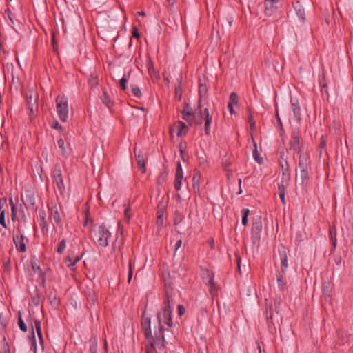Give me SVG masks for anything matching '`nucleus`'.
I'll use <instances>...</instances> for the list:
<instances>
[{"instance_id": "ddd939ff", "label": "nucleus", "mask_w": 353, "mask_h": 353, "mask_svg": "<svg viewBox=\"0 0 353 353\" xmlns=\"http://www.w3.org/2000/svg\"><path fill=\"white\" fill-rule=\"evenodd\" d=\"M293 7L299 19L303 22L305 18V12L301 3L299 1L294 2Z\"/></svg>"}, {"instance_id": "473e14b6", "label": "nucleus", "mask_w": 353, "mask_h": 353, "mask_svg": "<svg viewBox=\"0 0 353 353\" xmlns=\"http://www.w3.org/2000/svg\"><path fill=\"white\" fill-rule=\"evenodd\" d=\"M203 115H204V120L205 123H212V117L210 115L209 110L208 108H205L203 110Z\"/></svg>"}, {"instance_id": "9d476101", "label": "nucleus", "mask_w": 353, "mask_h": 353, "mask_svg": "<svg viewBox=\"0 0 353 353\" xmlns=\"http://www.w3.org/2000/svg\"><path fill=\"white\" fill-rule=\"evenodd\" d=\"M134 154L139 169L141 170L142 172H145V158L143 152L140 150H137V148H135Z\"/></svg>"}, {"instance_id": "338daca9", "label": "nucleus", "mask_w": 353, "mask_h": 353, "mask_svg": "<svg viewBox=\"0 0 353 353\" xmlns=\"http://www.w3.org/2000/svg\"><path fill=\"white\" fill-rule=\"evenodd\" d=\"M30 203L31 205H35L34 199L32 197H30Z\"/></svg>"}, {"instance_id": "393cba45", "label": "nucleus", "mask_w": 353, "mask_h": 353, "mask_svg": "<svg viewBox=\"0 0 353 353\" xmlns=\"http://www.w3.org/2000/svg\"><path fill=\"white\" fill-rule=\"evenodd\" d=\"M164 327L163 325H159V328H158V330H155L154 331V336H153L154 338H158V339H164Z\"/></svg>"}, {"instance_id": "ea45409f", "label": "nucleus", "mask_w": 353, "mask_h": 353, "mask_svg": "<svg viewBox=\"0 0 353 353\" xmlns=\"http://www.w3.org/2000/svg\"><path fill=\"white\" fill-rule=\"evenodd\" d=\"M186 128H187V126L185 123H183L182 121H179L177 124V128H178L177 136H181L182 134V130Z\"/></svg>"}, {"instance_id": "6ab92c4d", "label": "nucleus", "mask_w": 353, "mask_h": 353, "mask_svg": "<svg viewBox=\"0 0 353 353\" xmlns=\"http://www.w3.org/2000/svg\"><path fill=\"white\" fill-rule=\"evenodd\" d=\"M201 174L199 172H196L192 177V187L195 192L199 191V180Z\"/></svg>"}, {"instance_id": "58836bf2", "label": "nucleus", "mask_w": 353, "mask_h": 353, "mask_svg": "<svg viewBox=\"0 0 353 353\" xmlns=\"http://www.w3.org/2000/svg\"><path fill=\"white\" fill-rule=\"evenodd\" d=\"M330 287H329V284L328 283H324L323 284V293L325 296H330Z\"/></svg>"}, {"instance_id": "a18cd8bd", "label": "nucleus", "mask_w": 353, "mask_h": 353, "mask_svg": "<svg viewBox=\"0 0 353 353\" xmlns=\"http://www.w3.org/2000/svg\"><path fill=\"white\" fill-rule=\"evenodd\" d=\"M0 224L4 228H6V224L5 221V211L2 210L0 213Z\"/></svg>"}, {"instance_id": "c756f323", "label": "nucleus", "mask_w": 353, "mask_h": 353, "mask_svg": "<svg viewBox=\"0 0 353 353\" xmlns=\"http://www.w3.org/2000/svg\"><path fill=\"white\" fill-rule=\"evenodd\" d=\"M183 178V176L175 175L174 188L177 191H179L181 188Z\"/></svg>"}, {"instance_id": "a878e982", "label": "nucleus", "mask_w": 353, "mask_h": 353, "mask_svg": "<svg viewBox=\"0 0 353 353\" xmlns=\"http://www.w3.org/2000/svg\"><path fill=\"white\" fill-rule=\"evenodd\" d=\"M208 92L207 86L205 84H200L199 88V94L200 101L206 97Z\"/></svg>"}, {"instance_id": "c03bdc74", "label": "nucleus", "mask_w": 353, "mask_h": 353, "mask_svg": "<svg viewBox=\"0 0 353 353\" xmlns=\"http://www.w3.org/2000/svg\"><path fill=\"white\" fill-rule=\"evenodd\" d=\"M65 249V241L62 240L59 244V246L57 248V252L61 254L64 251Z\"/></svg>"}, {"instance_id": "a211bd4d", "label": "nucleus", "mask_w": 353, "mask_h": 353, "mask_svg": "<svg viewBox=\"0 0 353 353\" xmlns=\"http://www.w3.org/2000/svg\"><path fill=\"white\" fill-rule=\"evenodd\" d=\"M283 179L281 183L278 184L279 192H285V188L288 185V181L290 180L289 174L285 175V172H283Z\"/></svg>"}, {"instance_id": "c9c22d12", "label": "nucleus", "mask_w": 353, "mask_h": 353, "mask_svg": "<svg viewBox=\"0 0 353 353\" xmlns=\"http://www.w3.org/2000/svg\"><path fill=\"white\" fill-rule=\"evenodd\" d=\"M132 216L131 210L129 206H125L124 209V217L125 219L128 222Z\"/></svg>"}, {"instance_id": "9b49d317", "label": "nucleus", "mask_w": 353, "mask_h": 353, "mask_svg": "<svg viewBox=\"0 0 353 353\" xmlns=\"http://www.w3.org/2000/svg\"><path fill=\"white\" fill-rule=\"evenodd\" d=\"M291 108L293 112L294 119L297 121H300L301 118V108L297 99H291Z\"/></svg>"}, {"instance_id": "0e129e2a", "label": "nucleus", "mask_w": 353, "mask_h": 353, "mask_svg": "<svg viewBox=\"0 0 353 353\" xmlns=\"http://www.w3.org/2000/svg\"><path fill=\"white\" fill-rule=\"evenodd\" d=\"M320 84L321 85V87H322V92H327V90H326L327 85L325 83H323L321 80L320 81Z\"/></svg>"}, {"instance_id": "1a4fd4ad", "label": "nucleus", "mask_w": 353, "mask_h": 353, "mask_svg": "<svg viewBox=\"0 0 353 353\" xmlns=\"http://www.w3.org/2000/svg\"><path fill=\"white\" fill-rule=\"evenodd\" d=\"M150 342V347H147V349H151L153 352H156V349H161L165 347L164 339L154 338L152 335V338L147 339Z\"/></svg>"}, {"instance_id": "72a5a7b5", "label": "nucleus", "mask_w": 353, "mask_h": 353, "mask_svg": "<svg viewBox=\"0 0 353 353\" xmlns=\"http://www.w3.org/2000/svg\"><path fill=\"white\" fill-rule=\"evenodd\" d=\"M128 77H129V74H128V76L124 75L119 81V86H120L121 89H122L123 90H125L127 88L126 84L128 81Z\"/></svg>"}, {"instance_id": "cd10ccee", "label": "nucleus", "mask_w": 353, "mask_h": 353, "mask_svg": "<svg viewBox=\"0 0 353 353\" xmlns=\"http://www.w3.org/2000/svg\"><path fill=\"white\" fill-rule=\"evenodd\" d=\"M250 214V210L248 208H243L241 210V214H242V224L243 225H247L248 219V217Z\"/></svg>"}, {"instance_id": "f03ea898", "label": "nucleus", "mask_w": 353, "mask_h": 353, "mask_svg": "<svg viewBox=\"0 0 353 353\" xmlns=\"http://www.w3.org/2000/svg\"><path fill=\"white\" fill-rule=\"evenodd\" d=\"M95 236L97 238L98 243L103 247L108 245V239L111 236L109 230L105 228L103 224L97 227L95 230Z\"/></svg>"}, {"instance_id": "bb28decb", "label": "nucleus", "mask_w": 353, "mask_h": 353, "mask_svg": "<svg viewBox=\"0 0 353 353\" xmlns=\"http://www.w3.org/2000/svg\"><path fill=\"white\" fill-rule=\"evenodd\" d=\"M130 88H131V92H132V94H133V96H134L135 97H137V98H141V97L142 96V93L141 92V90L139 89V88L137 85L132 84V85H130Z\"/></svg>"}, {"instance_id": "052dcab7", "label": "nucleus", "mask_w": 353, "mask_h": 353, "mask_svg": "<svg viewBox=\"0 0 353 353\" xmlns=\"http://www.w3.org/2000/svg\"><path fill=\"white\" fill-rule=\"evenodd\" d=\"M233 105H231V104H228V108L229 110V112L231 114H234V108H233Z\"/></svg>"}, {"instance_id": "4be33fe9", "label": "nucleus", "mask_w": 353, "mask_h": 353, "mask_svg": "<svg viewBox=\"0 0 353 353\" xmlns=\"http://www.w3.org/2000/svg\"><path fill=\"white\" fill-rule=\"evenodd\" d=\"M101 99L103 103L105 104L108 108H110L112 103L110 97L108 95L106 90H103V93L101 96Z\"/></svg>"}, {"instance_id": "79ce46f5", "label": "nucleus", "mask_w": 353, "mask_h": 353, "mask_svg": "<svg viewBox=\"0 0 353 353\" xmlns=\"http://www.w3.org/2000/svg\"><path fill=\"white\" fill-rule=\"evenodd\" d=\"M252 155H253V158L257 163H259V164H261L262 163L263 159L261 157H260V155L256 149H255L253 151Z\"/></svg>"}, {"instance_id": "4c0bfd02", "label": "nucleus", "mask_w": 353, "mask_h": 353, "mask_svg": "<svg viewBox=\"0 0 353 353\" xmlns=\"http://www.w3.org/2000/svg\"><path fill=\"white\" fill-rule=\"evenodd\" d=\"M88 83L92 88L97 86L98 85V79L97 76L91 75L90 78L89 79Z\"/></svg>"}, {"instance_id": "412c9836", "label": "nucleus", "mask_w": 353, "mask_h": 353, "mask_svg": "<svg viewBox=\"0 0 353 353\" xmlns=\"http://www.w3.org/2000/svg\"><path fill=\"white\" fill-rule=\"evenodd\" d=\"M34 327L36 328L37 335L40 340V343L42 346V349H43V339L42 336V331H41V323L39 321L36 320L34 321Z\"/></svg>"}, {"instance_id": "f3484780", "label": "nucleus", "mask_w": 353, "mask_h": 353, "mask_svg": "<svg viewBox=\"0 0 353 353\" xmlns=\"http://www.w3.org/2000/svg\"><path fill=\"white\" fill-rule=\"evenodd\" d=\"M81 257L79 256L69 255L65 259L66 265L68 268H72L76 265L77 262L81 260Z\"/></svg>"}, {"instance_id": "13d9d810", "label": "nucleus", "mask_w": 353, "mask_h": 353, "mask_svg": "<svg viewBox=\"0 0 353 353\" xmlns=\"http://www.w3.org/2000/svg\"><path fill=\"white\" fill-rule=\"evenodd\" d=\"M51 127H52V128H54V129H59V128H61V125H59V123L57 121L54 122V123L52 124Z\"/></svg>"}, {"instance_id": "0eeeda50", "label": "nucleus", "mask_w": 353, "mask_h": 353, "mask_svg": "<svg viewBox=\"0 0 353 353\" xmlns=\"http://www.w3.org/2000/svg\"><path fill=\"white\" fill-rule=\"evenodd\" d=\"M150 324V318L148 316H145V312H143L141 320V327L146 339L152 338V330Z\"/></svg>"}, {"instance_id": "de8ad7c7", "label": "nucleus", "mask_w": 353, "mask_h": 353, "mask_svg": "<svg viewBox=\"0 0 353 353\" xmlns=\"http://www.w3.org/2000/svg\"><path fill=\"white\" fill-rule=\"evenodd\" d=\"M175 175L183 176V169L180 162L177 163L176 170Z\"/></svg>"}, {"instance_id": "39448f33", "label": "nucleus", "mask_w": 353, "mask_h": 353, "mask_svg": "<svg viewBox=\"0 0 353 353\" xmlns=\"http://www.w3.org/2000/svg\"><path fill=\"white\" fill-rule=\"evenodd\" d=\"M279 0H265L264 13L268 17H272L278 9Z\"/></svg>"}, {"instance_id": "e2e57ef3", "label": "nucleus", "mask_w": 353, "mask_h": 353, "mask_svg": "<svg viewBox=\"0 0 353 353\" xmlns=\"http://www.w3.org/2000/svg\"><path fill=\"white\" fill-rule=\"evenodd\" d=\"M90 353H97V345H92L90 347Z\"/></svg>"}, {"instance_id": "2f4dec72", "label": "nucleus", "mask_w": 353, "mask_h": 353, "mask_svg": "<svg viewBox=\"0 0 353 353\" xmlns=\"http://www.w3.org/2000/svg\"><path fill=\"white\" fill-rule=\"evenodd\" d=\"M18 325L23 332L27 331V326L26 325L23 320L22 319L21 314L20 312H19L18 313Z\"/></svg>"}, {"instance_id": "4468645a", "label": "nucleus", "mask_w": 353, "mask_h": 353, "mask_svg": "<svg viewBox=\"0 0 353 353\" xmlns=\"http://www.w3.org/2000/svg\"><path fill=\"white\" fill-rule=\"evenodd\" d=\"M163 279L164 282V286L165 289V294L167 295V290L169 292V295L170 296V298H172V282L170 280V274L163 272Z\"/></svg>"}, {"instance_id": "aec40b11", "label": "nucleus", "mask_w": 353, "mask_h": 353, "mask_svg": "<svg viewBox=\"0 0 353 353\" xmlns=\"http://www.w3.org/2000/svg\"><path fill=\"white\" fill-rule=\"evenodd\" d=\"M277 284H278L279 289L281 292H283L285 290V288L286 285V281H285V279L283 276V275L281 274V273H279L277 275Z\"/></svg>"}, {"instance_id": "09e8293b", "label": "nucleus", "mask_w": 353, "mask_h": 353, "mask_svg": "<svg viewBox=\"0 0 353 353\" xmlns=\"http://www.w3.org/2000/svg\"><path fill=\"white\" fill-rule=\"evenodd\" d=\"M178 314L182 316L185 313V308L182 305H179L177 307Z\"/></svg>"}, {"instance_id": "20e7f679", "label": "nucleus", "mask_w": 353, "mask_h": 353, "mask_svg": "<svg viewBox=\"0 0 353 353\" xmlns=\"http://www.w3.org/2000/svg\"><path fill=\"white\" fill-rule=\"evenodd\" d=\"M262 228L263 224L260 218L253 221L251 230V239L253 244H259Z\"/></svg>"}, {"instance_id": "2eb2a0df", "label": "nucleus", "mask_w": 353, "mask_h": 353, "mask_svg": "<svg viewBox=\"0 0 353 353\" xmlns=\"http://www.w3.org/2000/svg\"><path fill=\"white\" fill-rule=\"evenodd\" d=\"M50 216L57 225L61 224V216L59 212V208L57 205H52L50 207Z\"/></svg>"}, {"instance_id": "a19ab883", "label": "nucleus", "mask_w": 353, "mask_h": 353, "mask_svg": "<svg viewBox=\"0 0 353 353\" xmlns=\"http://www.w3.org/2000/svg\"><path fill=\"white\" fill-rule=\"evenodd\" d=\"M198 161L201 166H203L204 168L208 167V163L205 157H199Z\"/></svg>"}, {"instance_id": "4d7b16f0", "label": "nucleus", "mask_w": 353, "mask_h": 353, "mask_svg": "<svg viewBox=\"0 0 353 353\" xmlns=\"http://www.w3.org/2000/svg\"><path fill=\"white\" fill-rule=\"evenodd\" d=\"M182 241L181 239L178 240L175 243V252L181 246Z\"/></svg>"}, {"instance_id": "c85d7f7f", "label": "nucleus", "mask_w": 353, "mask_h": 353, "mask_svg": "<svg viewBox=\"0 0 353 353\" xmlns=\"http://www.w3.org/2000/svg\"><path fill=\"white\" fill-rule=\"evenodd\" d=\"M248 123L250 124V129L252 130H255L256 129V124H255V122L254 121V117H253V115L251 113L250 110H248Z\"/></svg>"}, {"instance_id": "e433bc0d", "label": "nucleus", "mask_w": 353, "mask_h": 353, "mask_svg": "<svg viewBox=\"0 0 353 353\" xmlns=\"http://www.w3.org/2000/svg\"><path fill=\"white\" fill-rule=\"evenodd\" d=\"M49 299H50V305L53 307H57L58 305H59V301L56 298L55 296H54L52 297V294H50V296H49Z\"/></svg>"}, {"instance_id": "7ed1b4c3", "label": "nucleus", "mask_w": 353, "mask_h": 353, "mask_svg": "<svg viewBox=\"0 0 353 353\" xmlns=\"http://www.w3.org/2000/svg\"><path fill=\"white\" fill-rule=\"evenodd\" d=\"M57 111L59 119L66 121L68 115V101L64 97L58 96L56 99Z\"/></svg>"}, {"instance_id": "49530a36", "label": "nucleus", "mask_w": 353, "mask_h": 353, "mask_svg": "<svg viewBox=\"0 0 353 353\" xmlns=\"http://www.w3.org/2000/svg\"><path fill=\"white\" fill-rule=\"evenodd\" d=\"M163 222V212L158 211L157 212V224L160 225H162Z\"/></svg>"}, {"instance_id": "6e6552de", "label": "nucleus", "mask_w": 353, "mask_h": 353, "mask_svg": "<svg viewBox=\"0 0 353 353\" xmlns=\"http://www.w3.org/2000/svg\"><path fill=\"white\" fill-rule=\"evenodd\" d=\"M13 241L16 248L20 252H25L26 246L25 243V236L22 234H16L13 236Z\"/></svg>"}, {"instance_id": "f8f14e48", "label": "nucleus", "mask_w": 353, "mask_h": 353, "mask_svg": "<svg viewBox=\"0 0 353 353\" xmlns=\"http://www.w3.org/2000/svg\"><path fill=\"white\" fill-rule=\"evenodd\" d=\"M54 181L60 192L65 189L63 181L61 175V170L59 169H55L53 171Z\"/></svg>"}, {"instance_id": "423d86ee", "label": "nucleus", "mask_w": 353, "mask_h": 353, "mask_svg": "<svg viewBox=\"0 0 353 353\" xmlns=\"http://www.w3.org/2000/svg\"><path fill=\"white\" fill-rule=\"evenodd\" d=\"M290 141V149L294 150L298 153L301 152V148L299 145L300 143V131L299 128H294L292 132Z\"/></svg>"}, {"instance_id": "680f3d73", "label": "nucleus", "mask_w": 353, "mask_h": 353, "mask_svg": "<svg viewBox=\"0 0 353 353\" xmlns=\"http://www.w3.org/2000/svg\"><path fill=\"white\" fill-rule=\"evenodd\" d=\"M276 119H277L278 124L280 126H282V123H281V119H280V117L279 115V112H278L277 110H276Z\"/></svg>"}, {"instance_id": "774afa93", "label": "nucleus", "mask_w": 353, "mask_h": 353, "mask_svg": "<svg viewBox=\"0 0 353 353\" xmlns=\"http://www.w3.org/2000/svg\"><path fill=\"white\" fill-rule=\"evenodd\" d=\"M168 4L170 6H174V2L175 1L174 0H167Z\"/></svg>"}, {"instance_id": "37998d69", "label": "nucleus", "mask_w": 353, "mask_h": 353, "mask_svg": "<svg viewBox=\"0 0 353 353\" xmlns=\"http://www.w3.org/2000/svg\"><path fill=\"white\" fill-rule=\"evenodd\" d=\"M7 325V319L3 314V312H0V326L2 327H5Z\"/></svg>"}, {"instance_id": "f704fd0d", "label": "nucleus", "mask_w": 353, "mask_h": 353, "mask_svg": "<svg viewBox=\"0 0 353 353\" xmlns=\"http://www.w3.org/2000/svg\"><path fill=\"white\" fill-rule=\"evenodd\" d=\"M300 175L301 179V183H303L309 179V174L307 170H305L304 171L301 170L300 171Z\"/></svg>"}, {"instance_id": "8fccbe9b", "label": "nucleus", "mask_w": 353, "mask_h": 353, "mask_svg": "<svg viewBox=\"0 0 353 353\" xmlns=\"http://www.w3.org/2000/svg\"><path fill=\"white\" fill-rule=\"evenodd\" d=\"M208 285L210 286L211 289L214 288V275H210V279L208 281Z\"/></svg>"}, {"instance_id": "b1692460", "label": "nucleus", "mask_w": 353, "mask_h": 353, "mask_svg": "<svg viewBox=\"0 0 353 353\" xmlns=\"http://www.w3.org/2000/svg\"><path fill=\"white\" fill-rule=\"evenodd\" d=\"M280 259L281 262V272L283 273L288 268V257L285 253L280 254Z\"/></svg>"}, {"instance_id": "5701e85b", "label": "nucleus", "mask_w": 353, "mask_h": 353, "mask_svg": "<svg viewBox=\"0 0 353 353\" xmlns=\"http://www.w3.org/2000/svg\"><path fill=\"white\" fill-rule=\"evenodd\" d=\"M299 168L300 169V171H304L305 170H307V159L305 157H303L301 154L299 155Z\"/></svg>"}, {"instance_id": "6e6d98bb", "label": "nucleus", "mask_w": 353, "mask_h": 353, "mask_svg": "<svg viewBox=\"0 0 353 353\" xmlns=\"http://www.w3.org/2000/svg\"><path fill=\"white\" fill-rule=\"evenodd\" d=\"M279 196L282 201V203L285 204V192H279Z\"/></svg>"}, {"instance_id": "5fc2aeb1", "label": "nucleus", "mask_w": 353, "mask_h": 353, "mask_svg": "<svg viewBox=\"0 0 353 353\" xmlns=\"http://www.w3.org/2000/svg\"><path fill=\"white\" fill-rule=\"evenodd\" d=\"M210 126H211V124L205 123V132L207 135L210 134Z\"/></svg>"}, {"instance_id": "864d4df0", "label": "nucleus", "mask_w": 353, "mask_h": 353, "mask_svg": "<svg viewBox=\"0 0 353 353\" xmlns=\"http://www.w3.org/2000/svg\"><path fill=\"white\" fill-rule=\"evenodd\" d=\"M132 268L131 261H130V263H129V273H128V282L130 281V280L132 279Z\"/></svg>"}, {"instance_id": "3c124183", "label": "nucleus", "mask_w": 353, "mask_h": 353, "mask_svg": "<svg viewBox=\"0 0 353 353\" xmlns=\"http://www.w3.org/2000/svg\"><path fill=\"white\" fill-rule=\"evenodd\" d=\"M58 145L61 149L63 152H65V148H64V141L62 139H60L58 140Z\"/></svg>"}, {"instance_id": "69168bd1", "label": "nucleus", "mask_w": 353, "mask_h": 353, "mask_svg": "<svg viewBox=\"0 0 353 353\" xmlns=\"http://www.w3.org/2000/svg\"><path fill=\"white\" fill-rule=\"evenodd\" d=\"M227 21L228 23V26L230 27L232 26V21H233L232 18L231 17H227Z\"/></svg>"}, {"instance_id": "7c9ffc66", "label": "nucleus", "mask_w": 353, "mask_h": 353, "mask_svg": "<svg viewBox=\"0 0 353 353\" xmlns=\"http://www.w3.org/2000/svg\"><path fill=\"white\" fill-rule=\"evenodd\" d=\"M239 102V97L235 92H232L230 95L228 104L237 105Z\"/></svg>"}, {"instance_id": "603ef678", "label": "nucleus", "mask_w": 353, "mask_h": 353, "mask_svg": "<svg viewBox=\"0 0 353 353\" xmlns=\"http://www.w3.org/2000/svg\"><path fill=\"white\" fill-rule=\"evenodd\" d=\"M10 205H11V210H12V219H14V216L15 215V206L14 205V203H13V201L12 199H10Z\"/></svg>"}, {"instance_id": "bf43d9fd", "label": "nucleus", "mask_w": 353, "mask_h": 353, "mask_svg": "<svg viewBox=\"0 0 353 353\" xmlns=\"http://www.w3.org/2000/svg\"><path fill=\"white\" fill-rule=\"evenodd\" d=\"M132 35H133V37H137V38H138L139 37V34L138 32L137 28H133Z\"/></svg>"}, {"instance_id": "f257e3e1", "label": "nucleus", "mask_w": 353, "mask_h": 353, "mask_svg": "<svg viewBox=\"0 0 353 353\" xmlns=\"http://www.w3.org/2000/svg\"><path fill=\"white\" fill-rule=\"evenodd\" d=\"M171 300L172 298H170L169 292L167 290V298L164 302L165 306L163 310L159 312L157 314L159 325H166L170 327L173 326L172 310L170 306Z\"/></svg>"}, {"instance_id": "dca6fc26", "label": "nucleus", "mask_w": 353, "mask_h": 353, "mask_svg": "<svg viewBox=\"0 0 353 353\" xmlns=\"http://www.w3.org/2000/svg\"><path fill=\"white\" fill-rule=\"evenodd\" d=\"M183 119L189 123H192L194 117V113L192 112V109L189 105H187L186 109L182 112Z\"/></svg>"}]
</instances>
